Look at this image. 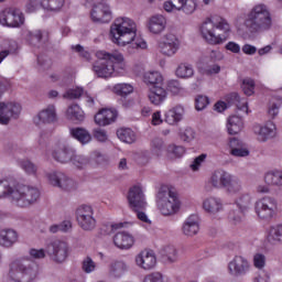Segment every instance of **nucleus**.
I'll list each match as a JSON object with an SVG mask.
<instances>
[{"label":"nucleus","mask_w":282,"mask_h":282,"mask_svg":"<svg viewBox=\"0 0 282 282\" xmlns=\"http://www.w3.org/2000/svg\"><path fill=\"white\" fill-rule=\"evenodd\" d=\"M156 206L161 214L169 217L180 213L182 202H180L177 193L172 192L169 187H161L156 195Z\"/></svg>","instance_id":"423d86ee"},{"label":"nucleus","mask_w":282,"mask_h":282,"mask_svg":"<svg viewBox=\"0 0 282 282\" xmlns=\"http://www.w3.org/2000/svg\"><path fill=\"white\" fill-rule=\"evenodd\" d=\"M159 50L164 56H175L180 50V40L175 34L167 33L159 42Z\"/></svg>","instance_id":"4468645a"},{"label":"nucleus","mask_w":282,"mask_h":282,"mask_svg":"<svg viewBox=\"0 0 282 282\" xmlns=\"http://www.w3.org/2000/svg\"><path fill=\"white\" fill-rule=\"evenodd\" d=\"M227 102L229 105H235L238 111H243L245 113H248V101H246L245 99H241L239 97V94L231 93L227 95Z\"/></svg>","instance_id":"473e14b6"},{"label":"nucleus","mask_w":282,"mask_h":282,"mask_svg":"<svg viewBox=\"0 0 282 282\" xmlns=\"http://www.w3.org/2000/svg\"><path fill=\"white\" fill-rule=\"evenodd\" d=\"M144 282H164V274L161 272H152L145 275Z\"/></svg>","instance_id":"680f3d73"},{"label":"nucleus","mask_w":282,"mask_h":282,"mask_svg":"<svg viewBox=\"0 0 282 282\" xmlns=\"http://www.w3.org/2000/svg\"><path fill=\"white\" fill-rule=\"evenodd\" d=\"M135 263L139 268H142V270H153L158 263V259L152 251H141L135 257Z\"/></svg>","instance_id":"a211bd4d"},{"label":"nucleus","mask_w":282,"mask_h":282,"mask_svg":"<svg viewBox=\"0 0 282 282\" xmlns=\"http://www.w3.org/2000/svg\"><path fill=\"white\" fill-rule=\"evenodd\" d=\"M203 208L209 215H217L224 208V205L221 204V199L209 196L203 202Z\"/></svg>","instance_id":"a878e982"},{"label":"nucleus","mask_w":282,"mask_h":282,"mask_svg":"<svg viewBox=\"0 0 282 282\" xmlns=\"http://www.w3.org/2000/svg\"><path fill=\"white\" fill-rule=\"evenodd\" d=\"M83 96V88H75V89H69L67 90L64 95L63 98H67L68 100H76Z\"/></svg>","instance_id":"6e6d98bb"},{"label":"nucleus","mask_w":282,"mask_h":282,"mask_svg":"<svg viewBox=\"0 0 282 282\" xmlns=\"http://www.w3.org/2000/svg\"><path fill=\"white\" fill-rule=\"evenodd\" d=\"M93 135L95 140H98V142H107V131H105L104 129H95Z\"/></svg>","instance_id":"69168bd1"},{"label":"nucleus","mask_w":282,"mask_h":282,"mask_svg":"<svg viewBox=\"0 0 282 282\" xmlns=\"http://www.w3.org/2000/svg\"><path fill=\"white\" fill-rule=\"evenodd\" d=\"M138 26L135 22L129 18H117L110 26V39L112 43L124 47V45H132L135 50H145L147 42L137 37Z\"/></svg>","instance_id":"f257e3e1"},{"label":"nucleus","mask_w":282,"mask_h":282,"mask_svg":"<svg viewBox=\"0 0 282 282\" xmlns=\"http://www.w3.org/2000/svg\"><path fill=\"white\" fill-rule=\"evenodd\" d=\"M197 9V2L195 0H183V6L181 10L185 12V14H193Z\"/></svg>","instance_id":"864d4df0"},{"label":"nucleus","mask_w":282,"mask_h":282,"mask_svg":"<svg viewBox=\"0 0 282 282\" xmlns=\"http://www.w3.org/2000/svg\"><path fill=\"white\" fill-rule=\"evenodd\" d=\"M37 64L43 70L50 69L52 67V59L45 55H41L37 57Z\"/></svg>","instance_id":"e2e57ef3"},{"label":"nucleus","mask_w":282,"mask_h":282,"mask_svg":"<svg viewBox=\"0 0 282 282\" xmlns=\"http://www.w3.org/2000/svg\"><path fill=\"white\" fill-rule=\"evenodd\" d=\"M280 109H281V100L272 99L269 102V108H268V116H269V118L274 120V118H276L279 116V110Z\"/></svg>","instance_id":"de8ad7c7"},{"label":"nucleus","mask_w":282,"mask_h":282,"mask_svg":"<svg viewBox=\"0 0 282 282\" xmlns=\"http://www.w3.org/2000/svg\"><path fill=\"white\" fill-rule=\"evenodd\" d=\"M164 257L169 263H175L177 261V249H175L173 246L165 247Z\"/></svg>","instance_id":"3c124183"},{"label":"nucleus","mask_w":282,"mask_h":282,"mask_svg":"<svg viewBox=\"0 0 282 282\" xmlns=\"http://www.w3.org/2000/svg\"><path fill=\"white\" fill-rule=\"evenodd\" d=\"M118 118V111L113 109H101L97 115H95V122L99 127H107L112 122H116Z\"/></svg>","instance_id":"aec40b11"},{"label":"nucleus","mask_w":282,"mask_h":282,"mask_svg":"<svg viewBox=\"0 0 282 282\" xmlns=\"http://www.w3.org/2000/svg\"><path fill=\"white\" fill-rule=\"evenodd\" d=\"M78 226L86 230V231H91L94 228H96V218L94 216H87L84 218L77 219Z\"/></svg>","instance_id":"c03bdc74"},{"label":"nucleus","mask_w":282,"mask_h":282,"mask_svg":"<svg viewBox=\"0 0 282 282\" xmlns=\"http://www.w3.org/2000/svg\"><path fill=\"white\" fill-rule=\"evenodd\" d=\"M113 243L119 250H131L135 243V238L129 232L119 231L113 236Z\"/></svg>","instance_id":"6ab92c4d"},{"label":"nucleus","mask_w":282,"mask_h":282,"mask_svg":"<svg viewBox=\"0 0 282 282\" xmlns=\"http://www.w3.org/2000/svg\"><path fill=\"white\" fill-rule=\"evenodd\" d=\"M97 58L93 65V72L98 78H111L117 67H122V55L110 54L105 51L97 52Z\"/></svg>","instance_id":"39448f33"},{"label":"nucleus","mask_w":282,"mask_h":282,"mask_svg":"<svg viewBox=\"0 0 282 282\" xmlns=\"http://www.w3.org/2000/svg\"><path fill=\"white\" fill-rule=\"evenodd\" d=\"M230 155H234V158H248L250 151L243 145L242 148L230 150Z\"/></svg>","instance_id":"0e129e2a"},{"label":"nucleus","mask_w":282,"mask_h":282,"mask_svg":"<svg viewBox=\"0 0 282 282\" xmlns=\"http://www.w3.org/2000/svg\"><path fill=\"white\" fill-rule=\"evenodd\" d=\"M128 267L124 261H113L109 265V274L115 276V279H120L124 272H127Z\"/></svg>","instance_id":"f704fd0d"},{"label":"nucleus","mask_w":282,"mask_h":282,"mask_svg":"<svg viewBox=\"0 0 282 282\" xmlns=\"http://www.w3.org/2000/svg\"><path fill=\"white\" fill-rule=\"evenodd\" d=\"M47 177L52 186H57V188H62V191H73V188H75L74 180L66 176L63 172H52Z\"/></svg>","instance_id":"dca6fc26"},{"label":"nucleus","mask_w":282,"mask_h":282,"mask_svg":"<svg viewBox=\"0 0 282 282\" xmlns=\"http://www.w3.org/2000/svg\"><path fill=\"white\" fill-rule=\"evenodd\" d=\"M264 182L265 184H271L272 186H282V172H268L264 176Z\"/></svg>","instance_id":"a19ab883"},{"label":"nucleus","mask_w":282,"mask_h":282,"mask_svg":"<svg viewBox=\"0 0 282 282\" xmlns=\"http://www.w3.org/2000/svg\"><path fill=\"white\" fill-rule=\"evenodd\" d=\"M70 135L80 144H89L91 142V133L85 128H72Z\"/></svg>","instance_id":"c756f323"},{"label":"nucleus","mask_w":282,"mask_h":282,"mask_svg":"<svg viewBox=\"0 0 282 282\" xmlns=\"http://www.w3.org/2000/svg\"><path fill=\"white\" fill-rule=\"evenodd\" d=\"M70 162L77 169H85L89 164V159L85 158L84 155L73 154Z\"/></svg>","instance_id":"603ef678"},{"label":"nucleus","mask_w":282,"mask_h":282,"mask_svg":"<svg viewBox=\"0 0 282 282\" xmlns=\"http://www.w3.org/2000/svg\"><path fill=\"white\" fill-rule=\"evenodd\" d=\"M186 153V149L182 145L170 144L167 147V155L170 158H182Z\"/></svg>","instance_id":"49530a36"},{"label":"nucleus","mask_w":282,"mask_h":282,"mask_svg":"<svg viewBox=\"0 0 282 282\" xmlns=\"http://www.w3.org/2000/svg\"><path fill=\"white\" fill-rule=\"evenodd\" d=\"M236 204L241 213H246L252 206V197L249 194H242L236 199Z\"/></svg>","instance_id":"37998d69"},{"label":"nucleus","mask_w":282,"mask_h":282,"mask_svg":"<svg viewBox=\"0 0 282 282\" xmlns=\"http://www.w3.org/2000/svg\"><path fill=\"white\" fill-rule=\"evenodd\" d=\"M230 173L224 170H216L210 177V184L214 188H226Z\"/></svg>","instance_id":"393cba45"},{"label":"nucleus","mask_w":282,"mask_h":282,"mask_svg":"<svg viewBox=\"0 0 282 282\" xmlns=\"http://www.w3.org/2000/svg\"><path fill=\"white\" fill-rule=\"evenodd\" d=\"M253 265L258 270H263L265 268V256L263 253H256L253 256Z\"/></svg>","instance_id":"13d9d810"},{"label":"nucleus","mask_w":282,"mask_h":282,"mask_svg":"<svg viewBox=\"0 0 282 282\" xmlns=\"http://www.w3.org/2000/svg\"><path fill=\"white\" fill-rule=\"evenodd\" d=\"M0 23L7 28H21L25 23V17L19 9H4L0 13Z\"/></svg>","instance_id":"1a4fd4ad"},{"label":"nucleus","mask_w":282,"mask_h":282,"mask_svg":"<svg viewBox=\"0 0 282 282\" xmlns=\"http://www.w3.org/2000/svg\"><path fill=\"white\" fill-rule=\"evenodd\" d=\"M82 268L84 272H86V274H89L94 272V270H96V262H94L90 257H87L86 259H84Z\"/></svg>","instance_id":"4d7b16f0"},{"label":"nucleus","mask_w":282,"mask_h":282,"mask_svg":"<svg viewBox=\"0 0 282 282\" xmlns=\"http://www.w3.org/2000/svg\"><path fill=\"white\" fill-rule=\"evenodd\" d=\"M203 39L209 43V45H221L228 41L230 36V24L221 17L214 15L207 18L200 26Z\"/></svg>","instance_id":"7ed1b4c3"},{"label":"nucleus","mask_w":282,"mask_h":282,"mask_svg":"<svg viewBox=\"0 0 282 282\" xmlns=\"http://www.w3.org/2000/svg\"><path fill=\"white\" fill-rule=\"evenodd\" d=\"M195 102L197 111H203L205 107H208L210 101L208 100V97L198 95L195 99Z\"/></svg>","instance_id":"052dcab7"},{"label":"nucleus","mask_w":282,"mask_h":282,"mask_svg":"<svg viewBox=\"0 0 282 282\" xmlns=\"http://www.w3.org/2000/svg\"><path fill=\"white\" fill-rule=\"evenodd\" d=\"M21 104L15 101H0V124H10V120L21 116Z\"/></svg>","instance_id":"9d476101"},{"label":"nucleus","mask_w":282,"mask_h":282,"mask_svg":"<svg viewBox=\"0 0 282 282\" xmlns=\"http://www.w3.org/2000/svg\"><path fill=\"white\" fill-rule=\"evenodd\" d=\"M128 204L134 213L147 208V200L144 199V192H142V187L134 185L129 189Z\"/></svg>","instance_id":"ddd939ff"},{"label":"nucleus","mask_w":282,"mask_h":282,"mask_svg":"<svg viewBox=\"0 0 282 282\" xmlns=\"http://www.w3.org/2000/svg\"><path fill=\"white\" fill-rule=\"evenodd\" d=\"M245 25L250 32H265V30H270L272 28V14L268 6L263 3L256 4L248 12Z\"/></svg>","instance_id":"20e7f679"},{"label":"nucleus","mask_w":282,"mask_h":282,"mask_svg":"<svg viewBox=\"0 0 282 282\" xmlns=\"http://www.w3.org/2000/svg\"><path fill=\"white\" fill-rule=\"evenodd\" d=\"M164 149V140L162 138H154L151 141V150L153 153H160Z\"/></svg>","instance_id":"bf43d9fd"},{"label":"nucleus","mask_w":282,"mask_h":282,"mask_svg":"<svg viewBox=\"0 0 282 282\" xmlns=\"http://www.w3.org/2000/svg\"><path fill=\"white\" fill-rule=\"evenodd\" d=\"M243 129V119L239 116H230L227 122V131L230 135H237V133H241Z\"/></svg>","instance_id":"cd10ccee"},{"label":"nucleus","mask_w":282,"mask_h":282,"mask_svg":"<svg viewBox=\"0 0 282 282\" xmlns=\"http://www.w3.org/2000/svg\"><path fill=\"white\" fill-rule=\"evenodd\" d=\"M241 88L246 96H252V94H254V79L245 78Z\"/></svg>","instance_id":"8fccbe9b"},{"label":"nucleus","mask_w":282,"mask_h":282,"mask_svg":"<svg viewBox=\"0 0 282 282\" xmlns=\"http://www.w3.org/2000/svg\"><path fill=\"white\" fill-rule=\"evenodd\" d=\"M2 197H11L13 204L20 208H28V206L36 204L39 197H41V192L36 187L3 180L0 181V199Z\"/></svg>","instance_id":"f03ea898"},{"label":"nucleus","mask_w":282,"mask_h":282,"mask_svg":"<svg viewBox=\"0 0 282 282\" xmlns=\"http://www.w3.org/2000/svg\"><path fill=\"white\" fill-rule=\"evenodd\" d=\"M19 243V231L13 228H3L0 230L1 248H14Z\"/></svg>","instance_id":"f3484780"},{"label":"nucleus","mask_w":282,"mask_h":282,"mask_svg":"<svg viewBox=\"0 0 282 282\" xmlns=\"http://www.w3.org/2000/svg\"><path fill=\"white\" fill-rule=\"evenodd\" d=\"M117 137L121 142H126V144H133L135 142V132L130 128H120L117 130Z\"/></svg>","instance_id":"4c0bfd02"},{"label":"nucleus","mask_w":282,"mask_h":282,"mask_svg":"<svg viewBox=\"0 0 282 282\" xmlns=\"http://www.w3.org/2000/svg\"><path fill=\"white\" fill-rule=\"evenodd\" d=\"M53 158L56 162L67 164V162H72V158H74V150L68 148L59 149L53 152Z\"/></svg>","instance_id":"72a5a7b5"},{"label":"nucleus","mask_w":282,"mask_h":282,"mask_svg":"<svg viewBox=\"0 0 282 282\" xmlns=\"http://www.w3.org/2000/svg\"><path fill=\"white\" fill-rule=\"evenodd\" d=\"M36 269L23 260H15L10 265L9 278L14 282H32L36 279Z\"/></svg>","instance_id":"0eeeda50"},{"label":"nucleus","mask_w":282,"mask_h":282,"mask_svg":"<svg viewBox=\"0 0 282 282\" xmlns=\"http://www.w3.org/2000/svg\"><path fill=\"white\" fill-rule=\"evenodd\" d=\"M41 6L48 12H59V10L65 6V0H42Z\"/></svg>","instance_id":"58836bf2"},{"label":"nucleus","mask_w":282,"mask_h":282,"mask_svg":"<svg viewBox=\"0 0 282 282\" xmlns=\"http://www.w3.org/2000/svg\"><path fill=\"white\" fill-rule=\"evenodd\" d=\"M115 94L121 96V98H127L129 94H133V86L129 84H117L115 86Z\"/></svg>","instance_id":"a18cd8bd"},{"label":"nucleus","mask_w":282,"mask_h":282,"mask_svg":"<svg viewBox=\"0 0 282 282\" xmlns=\"http://www.w3.org/2000/svg\"><path fill=\"white\" fill-rule=\"evenodd\" d=\"M241 188V181L237 176L229 174L227 183L225 185V189L227 191V193L235 195L237 193H240Z\"/></svg>","instance_id":"c9c22d12"},{"label":"nucleus","mask_w":282,"mask_h":282,"mask_svg":"<svg viewBox=\"0 0 282 282\" xmlns=\"http://www.w3.org/2000/svg\"><path fill=\"white\" fill-rule=\"evenodd\" d=\"M182 230L186 237H195L199 232V217L196 215L189 216L183 224Z\"/></svg>","instance_id":"b1692460"},{"label":"nucleus","mask_w":282,"mask_h":282,"mask_svg":"<svg viewBox=\"0 0 282 282\" xmlns=\"http://www.w3.org/2000/svg\"><path fill=\"white\" fill-rule=\"evenodd\" d=\"M276 135V126L272 121H268L264 127L260 128L259 140L260 142H265L270 138Z\"/></svg>","instance_id":"7c9ffc66"},{"label":"nucleus","mask_w":282,"mask_h":282,"mask_svg":"<svg viewBox=\"0 0 282 282\" xmlns=\"http://www.w3.org/2000/svg\"><path fill=\"white\" fill-rule=\"evenodd\" d=\"M148 30L152 34H162L166 30V18L162 14L152 15L148 21Z\"/></svg>","instance_id":"4be33fe9"},{"label":"nucleus","mask_w":282,"mask_h":282,"mask_svg":"<svg viewBox=\"0 0 282 282\" xmlns=\"http://www.w3.org/2000/svg\"><path fill=\"white\" fill-rule=\"evenodd\" d=\"M66 116L70 120H78L79 122H83L85 120V112L83 109H80L79 105H72L66 110Z\"/></svg>","instance_id":"ea45409f"},{"label":"nucleus","mask_w":282,"mask_h":282,"mask_svg":"<svg viewBox=\"0 0 282 282\" xmlns=\"http://www.w3.org/2000/svg\"><path fill=\"white\" fill-rule=\"evenodd\" d=\"M143 83L150 87H159L160 85H164V77H162L160 72H147L143 75Z\"/></svg>","instance_id":"c85d7f7f"},{"label":"nucleus","mask_w":282,"mask_h":282,"mask_svg":"<svg viewBox=\"0 0 282 282\" xmlns=\"http://www.w3.org/2000/svg\"><path fill=\"white\" fill-rule=\"evenodd\" d=\"M268 241L272 246H279V243H282V225L270 228L268 234Z\"/></svg>","instance_id":"e433bc0d"},{"label":"nucleus","mask_w":282,"mask_h":282,"mask_svg":"<svg viewBox=\"0 0 282 282\" xmlns=\"http://www.w3.org/2000/svg\"><path fill=\"white\" fill-rule=\"evenodd\" d=\"M94 216V208L89 205H82L76 210V217L77 219H83L85 217H91Z\"/></svg>","instance_id":"09e8293b"},{"label":"nucleus","mask_w":282,"mask_h":282,"mask_svg":"<svg viewBox=\"0 0 282 282\" xmlns=\"http://www.w3.org/2000/svg\"><path fill=\"white\" fill-rule=\"evenodd\" d=\"M204 160H206V154H200L199 156L194 159V161L189 165V169H192V171H199V167L202 166Z\"/></svg>","instance_id":"774afa93"},{"label":"nucleus","mask_w":282,"mask_h":282,"mask_svg":"<svg viewBox=\"0 0 282 282\" xmlns=\"http://www.w3.org/2000/svg\"><path fill=\"white\" fill-rule=\"evenodd\" d=\"M182 118H184V107L182 106H176L165 113V122L167 124H177Z\"/></svg>","instance_id":"bb28decb"},{"label":"nucleus","mask_w":282,"mask_h":282,"mask_svg":"<svg viewBox=\"0 0 282 282\" xmlns=\"http://www.w3.org/2000/svg\"><path fill=\"white\" fill-rule=\"evenodd\" d=\"M46 254L53 263H65L69 257V243L65 240H53L46 246Z\"/></svg>","instance_id":"6e6552de"},{"label":"nucleus","mask_w":282,"mask_h":282,"mask_svg":"<svg viewBox=\"0 0 282 282\" xmlns=\"http://www.w3.org/2000/svg\"><path fill=\"white\" fill-rule=\"evenodd\" d=\"M22 36L30 43V45H37L43 41V31L41 30H35V31H30L28 29L22 31Z\"/></svg>","instance_id":"2f4dec72"},{"label":"nucleus","mask_w":282,"mask_h":282,"mask_svg":"<svg viewBox=\"0 0 282 282\" xmlns=\"http://www.w3.org/2000/svg\"><path fill=\"white\" fill-rule=\"evenodd\" d=\"M195 70L193 69V66L189 64H180L176 68V76L178 78H192L194 76Z\"/></svg>","instance_id":"79ce46f5"},{"label":"nucleus","mask_w":282,"mask_h":282,"mask_svg":"<svg viewBox=\"0 0 282 282\" xmlns=\"http://www.w3.org/2000/svg\"><path fill=\"white\" fill-rule=\"evenodd\" d=\"M276 210V199L272 197H263L256 203V213L260 219H272Z\"/></svg>","instance_id":"f8f14e48"},{"label":"nucleus","mask_w":282,"mask_h":282,"mask_svg":"<svg viewBox=\"0 0 282 282\" xmlns=\"http://www.w3.org/2000/svg\"><path fill=\"white\" fill-rule=\"evenodd\" d=\"M106 1L107 0H101L93 7L90 19L94 23H110L111 19H113L111 8H109V4H107Z\"/></svg>","instance_id":"9b49d317"},{"label":"nucleus","mask_w":282,"mask_h":282,"mask_svg":"<svg viewBox=\"0 0 282 282\" xmlns=\"http://www.w3.org/2000/svg\"><path fill=\"white\" fill-rule=\"evenodd\" d=\"M34 122L35 124H52V122H56V107L53 105L47 106L46 109L37 113Z\"/></svg>","instance_id":"412c9836"},{"label":"nucleus","mask_w":282,"mask_h":282,"mask_svg":"<svg viewBox=\"0 0 282 282\" xmlns=\"http://www.w3.org/2000/svg\"><path fill=\"white\" fill-rule=\"evenodd\" d=\"M21 169L25 171L29 175H34L37 171V167L34 163H32L30 160H23L20 162Z\"/></svg>","instance_id":"5fc2aeb1"},{"label":"nucleus","mask_w":282,"mask_h":282,"mask_svg":"<svg viewBox=\"0 0 282 282\" xmlns=\"http://www.w3.org/2000/svg\"><path fill=\"white\" fill-rule=\"evenodd\" d=\"M251 268L250 261L242 256H236L228 264L231 276H246Z\"/></svg>","instance_id":"2eb2a0df"},{"label":"nucleus","mask_w":282,"mask_h":282,"mask_svg":"<svg viewBox=\"0 0 282 282\" xmlns=\"http://www.w3.org/2000/svg\"><path fill=\"white\" fill-rule=\"evenodd\" d=\"M40 8H43V4H41V1L39 0H30L26 3V12L29 13L36 12Z\"/></svg>","instance_id":"338daca9"},{"label":"nucleus","mask_w":282,"mask_h":282,"mask_svg":"<svg viewBox=\"0 0 282 282\" xmlns=\"http://www.w3.org/2000/svg\"><path fill=\"white\" fill-rule=\"evenodd\" d=\"M169 96V93L162 85L153 86L150 88V94L148 96L150 102L152 105L159 106L166 100V97Z\"/></svg>","instance_id":"5701e85b"}]
</instances>
